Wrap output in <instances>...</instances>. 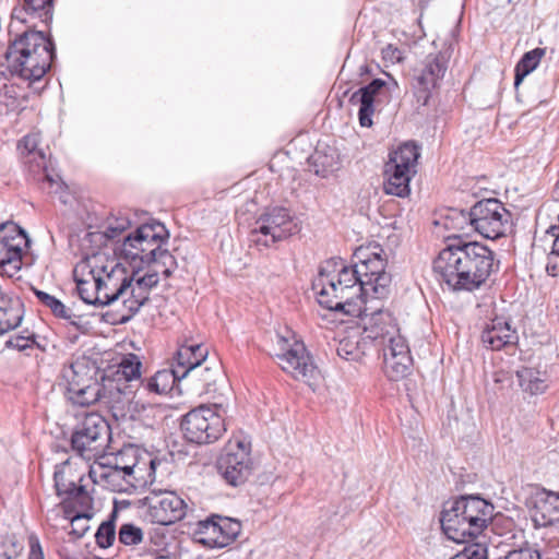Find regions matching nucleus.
Wrapping results in <instances>:
<instances>
[{
  "label": "nucleus",
  "mask_w": 559,
  "mask_h": 559,
  "mask_svg": "<svg viewBox=\"0 0 559 559\" xmlns=\"http://www.w3.org/2000/svg\"><path fill=\"white\" fill-rule=\"evenodd\" d=\"M53 15V0H17L11 13L10 34L26 29L10 40L5 51L8 71L24 81H39L50 69L55 57L53 41L44 32L36 31L38 22L49 24Z\"/></svg>",
  "instance_id": "nucleus-1"
},
{
  "label": "nucleus",
  "mask_w": 559,
  "mask_h": 559,
  "mask_svg": "<svg viewBox=\"0 0 559 559\" xmlns=\"http://www.w3.org/2000/svg\"><path fill=\"white\" fill-rule=\"evenodd\" d=\"M495 253L478 241L452 239L433 261L438 282L451 292L479 289L493 271Z\"/></svg>",
  "instance_id": "nucleus-2"
},
{
  "label": "nucleus",
  "mask_w": 559,
  "mask_h": 559,
  "mask_svg": "<svg viewBox=\"0 0 559 559\" xmlns=\"http://www.w3.org/2000/svg\"><path fill=\"white\" fill-rule=\"evenodd\" d=\"M168 238L169 233L162 223L143 224L128 233L122 242L115 247L114 253L134 267L155 262L160 266L164 277L168 278L178 266L176 258L163 248Z\"/></svg>",
  "instance_id": "nucleus-3"
},
{
  "label": "nucleus",
  "mask_w": 559,
  "mask_h": 559,
  "mask_svg": "<svg viewBox=\"0 0 559 559\" xmlns=\"http://www.w3.org/2000/svg\"><path fill=\"white\" fill-rule=\"evenodd\" d=\"M493 515V506L476 496L461 497L441 513V527L445 536L466 543L483 532Z\"/></svg>",
  "instance_id": "nucleus-4"
},
{
  "label": "nucleus",
  "mask_w": 559,
  "mask_h": 559,
  "mask_svg": "<svg viewBox=\"0 0 559 559\" xmlns=\"http://www.w3.org/2000/svg\"><path fill=\"white\" fill-rule=\"evenodd\" d=\"M312 288L320 306L328 310L340 311L348 316L362 312L364 300L357 278L343 265L337 273L332 274L322 269Z\"/></svg>",
  "instance_id": "nucleus-5"
},
{
  "label": "nucleus",
  "mask_w": 559,
  "mask_h": 559,
  "mask_svg": "<svg viewBox=\"0 0 559 559\" xmlns=\"http://www.w3.org/2000/svg\"><path fill=\"white\" fill-rule=\"evenodd\" d=\"M383 249L378 243L360 246L354 252V265L347 270L357 278L361 295L370 300H381L388 296L391 275L385 272Z\"/></svg>",
  "instance_id": "nucleus-6"
},
{
  "label": "nucleus",
  "mask_w": 559,
  "mask_h": 559,
  "mask_svg": "<svg viewBox=\"0 0 559 559\" xmlns=\"http://www.w3.org/2000/svg\"><path fill=\"white\" fill-rule=\"evenodd\" d=\"M299 230V222L288 209L274 206L257 218L250 231L249 240L259 250H263L276 242L286 240Z\"/></svg>",
  "instance_id": "nucleus-7"
},
{
  "label": "nucleus",
  "mask_w": 559,
  "mask_h": 559,
  "mask_svg": "<svg viewBox=\"0 0 559 559\" xmlns=\"http://www.w3.org/2000/svg\"><path fill=\"white\" fill-rule=\"evenodd\" d=\"M419 147L414 142H406L390 153L384 165L383 190L386 194L405 198L409 194L411 179L417 173Z\"/></svg>",
  "instance_id": "nucleus-8"
},
{
  "label": "nucleus",
  "mask_w": 559,
  "mask_h": 559,
  "mask_svg": "<svg viewBox=\"0 0 559 559\" xmlns=\"http://www.w3.org/2000/svg\"><path fill=\"white\" fill-rule=\"evenodd\" d=\"M61 378L67 384V397L76 406L87 407L105 397V386L84 361L63 366Z\"/></svg>",
  "instance_id": "nucleus-9"
},
{
  "label": "nucleus",
  "mask_w": 559,
  "mask_h": 559,
  "mask_svg": "<svg viewBox=\"0 0 559 559\" xmlns=\"http://www.w3.org/2000/svg\"><path fill=\"white\" fill-rule=\"evenodd\" d=\"M275 357L282 370L294 379L310 383L319 373L305 344L295 338L292 331L286 330L285 334H276Z\"/></svg>",
  "instance_id": "nucleus-10"
},
{
  "label": "nucleus",
  "mask_w": 559,
  "mask_h": 559,
  "mask_svg": "<svg viewBox=\"0 0 559 559\" xmlns=\"http://www.w3.org/2000/svg\"><path fill=\"white\" fill-rule=\"evenodd\" d=\"M222 406L201 405L187 413L181 421L185 438L197 444H209L217 441L226 431Z\"/></svg>",
  "instance_id": "nucleus-11"
},
{
  "label": "nucleus",
  "mask_w": 559,
  "mask_h": 559,
  "mask_svg": "<svg viewBox=\"0 0 559 559\" xmlns=\"http://www.w3.org/2000/svg\"><path fill=\"white\" fill-rule=\"evenodd\" d=\"M109 431V425L103 416L90 413L72 433V450L85 461L96 460L107 447Z\"/></svg>",
  "instance_id": "nucleus-12"
},
{
  "label": "nucleus",
  "mask_w": 559,
  "mask_h": 559,
  "mask_svg": "<svg viewBox=\"0 0 559 559\" xmlns=\"http://www.w3.org/2000/svg\"><path fill=\"white\" fill-rule=\"evenodd\" d=\"M251 442L247 438L230 439L217 462L223 478L231 486L242 485L252 473Z\"/></svg>",
  "instance_id": "nucleus-13"
},
{
  "label": "nucleus",
  "mask_w": 559,
  "mask_h": 559,
  "mask_svg": "<svg viewBox=\"0 0 559 559\" xmlns=\"http://www.w3.org/2000/svg\"><path fill=\"white\" fill-rule=\"evenodd\" d=\"M474 231L485 238L498 239L511 228V213L497 199H484L472 206Z\"/></svg>",
  "instance_id": "nucleus-14"
},
{
  "label": "nucleus",
  "mask_w": 559,
  "mask_h": 559,
  "mask_svg": "<svg viewBox=\"0 0 559 559\" xmlns=\"http://www.w3.org/2000/svg\"><path fill=\"white\" fill-rule=\"evenodd\" d=\"M26 233L16 224H0V273L14 276L22 267V257L28 247Z\"/></svg>",
  "instance_id": "nucleus-15"
},
{
  "label": "nucleus",
  "mask_w": 559,
  "mask_h": 559,
  "mask_svg": "<svg viewBox=\"0 0 559 559\" xmlns=\"http://www.w3.org/2000/svg\"><path fill=\"white\" fill-rule=\"evenodd\" d=\"M103 459L144 486L153 484L155 479V460L148 452L135 445L123 447L116 454Z\"/></svg>",
  "instance_id": "nucleus-16"
},
{
  "label": "nucleus",
  "mask_w": 559,
  "mask_h": 559,
  "mask_svg": "<svg viewBox=\"0 0 559 559\" xmlns=\"http://www.w3.org/2000/svg\"><path fill=\"white\" fill-rule=\"evenodd\" d=\"M239 521L221 515H212L199 521L193 531L194 539L209 548H223L231 544L240 534Z\"/></svg>",
  "instance_id": "nucleus-17"
},
{
  "label": "nucleus",
  "mask_w": 559,
  "mask_h": 559,
  "mask_svg": "<svg viewBox=\"0 0 559 559\" xmlns=\"http://www.w3.org/2000/svg\"><path fill=\"white\" fill-rule=\"evenodd\" d=\"M92 255H100L104 272H98L97 285H99L102 307L111 305L116 300L128 298L129 276L124 267L115 259H109L105 253L96 252Z\"/></svg>",
  "instance_id": "nucleus-18"
},
{
  "label": "nucleus",
  "mask_w": 559,
  "mask_h": 559,
  "mask_svg": "<svg viewBox=\"0 0 559 559\" xmlns=\"http://www.w3.org/2000/svg\"><path fill=\"white\" fill-rule=\"evenodd\" d=\"M369 300H364L362 312L355 317H359L362 321V335L367 342L377 341L384 347L385 344L391 343V338L402 335L392 313L377 306H368Z\"/></svg>",
  "instance_id": "nucleus-19"
},
{
  "label": "nucleus",
  "mask_w": 559,
  "mask_h": 559,
  "mask_svg": "<svg viewBox=\"0 0 559 559\" xmlns=\"http://www.w3.org/2000/svg\"><path fill=\"white\" fill-rule=\"evenodd\" d=\"M148 506V516L153 523L170 525L185 518L188 506L175 491L152 490L145 498Z\"/></svg>",
  "instance_id": "nucleus-20"
},
{
  "label": "nucleus",
  "mask_w": 559,
  "mask_h": 559,
  "mask_svg": "<svg viewBox=\"0 0 559 559\" xmlns=\"http://www.w3.org/2000/svg\"><path fill=\"white\" fill-rule=\"evenodd\" d=\"M526 506L535 528L559 530V491L537 488L527 499Z\"/></svg>",
  "instance_id": "nucleus-21"
},
{
  "label": "nucleus",
  "mask_w": 559,
  "mask_h": 559,
  "mask_svg": "<svg viewBox=\"0 0 559 559\" xmlns=\"http://www.w3.org/2000/svg\"><path fill=\"white\" fill-rule=\"evenodd\" d=\"M104 259L100 255H90L74 267V281L80 298L87 305L100 306L102 297L97 285L98 272H104L102 266Z\"/></svg>",
  "instance_id": "nucleus-22"
},
{
  "label": "nucleus",
  "mask_w": 559,
  "mask_h": 559,
  "mask_svg": "<svg viewBox=\"0 0 559 559\" xmlns=\"http://www.w3.org/2000/svg\"><path fill=\"white\" fill-rule=\"evenodd\" d=\"M159 273H162V269L155 262L147 265V271L143 274L140 269L132 272V275L129 276L128 298L123 299V305L130 312H138L148 301L151 290L159 282Z\"/></svg>",
  "instance_id": "nucleus-23"
},
{
  "label": "nucleus",
  "mask_w": 559,
  "mask_h": 559,
  "mask_svg": "<svg viewBox=\"0 0 559 559\" xmlns=\"http://www.w3.org/2000/svg\"><path fill=\"white\" fill-rule=\"evenodd\" d=\"M88 475L94 484L116 492L131 493L145 487L140 481L129 478L123 471H119L107 460L106 462H94L90 467Z\"/></svg>",
  "instance_id": "nucleus-24"
},
{
  "label": "nucleus",
  "mask_w": 559,
  "mask_h": 559,
  "mask_svg": "<svg viewBox=\"0 0 559 559\" xmlns=\"http://www.w3.org/2000/svg\"><path fill=\"white\" fill-rule=\"evenodd\" d=\"M383 350V370L386 377L392 381H399L405 378L413 365L409 347L403 336L391 338L382 348Z\"/></svg>",
  "instance_id": "nucleus-25"
},
{
  "label": "nucleus",
  "mask_w": 559,
  "mask_h": 559,
  "mask_svg": "<svg viewBox=\"0 0 559 559\" xmlns=\"http://www.w3.org/2000/svg\"><path fill=\"white\" fill-rule=\"evenodd\" d=\"M483 345L491 350H501L519 341L516 329L504 316H495L485 322L480 334Z\"/></svg>",
  "instance_id": "nucleus-26"
},
{
  "label": "nucleus",
  "mask_w": 559,
  "mask_h": 559,
  "mask_svg": "<svg viewBox=\"0 0 559 559\" xmlns=\"http://www.w3.org/2000/svg\"><path fill=\"white\" fill-rule=\"evenodd\" d=\"M39 141L38 133L27 134L19 142V150L23 155L26 154L25 164L28 165L29 170L34 175H43L45 181H47L51 187L53 185H59V175L53 174L48 168L50 158H47L43 150H38Z\"/></svg>",
  "instance_id": "nucleus-27"
},
{
  "label": "nucleus",
  "mask_w": 559,
  "mask_h": 559,
  "mask_svg": "<svg viewBox=\"0 0 559 559\" xmlns=\"http://www.w3.org/2000/svg\"><path fill=\"white\" fill-rule=\"evenodd\" d=\"M385 86L381 79L372 80L368 85L356 91L349 102L354 105L359 104L358 119L361 127L370 128L372 126V115L374 112V98Z\"/></svg>",
  "instance_id": "nucleus-28"
},
{
  "label": "nucleus",
  "mask_w": 559,
  "mask_h": 559,
  "mask_svg": "<svg viewBox=\"0 0 559 559\" xmlns=\"http://www.w3.org/2000/svg\"><path fill=\"white\" fill-rule=\"evenodd\" d=\"M69 467L70 463L69 460H67L58 464L55 468L53 479L58 495L67 493L72 499L73 504L79 503L83 508L92 509L93 499L90 497L84 486H76L73 480L66 479L67 469Z\"/></svg>",
  "instance_id": "nucleus-29"
},
{
  "label": "nucleus",
  "mask_w": 559,
  "mask_h": 559,
  "mask_svg": "<svg viewBox=\"0 0 559 559\" xmlns=\"http://www.w3.org/2000/svg\"><path fill=\"white\" fill-rule=\"evenodd\" d=\"M439 82L440 81L435 76L425 73V70L423 69H419L414 74L411 82V88L415 99L416 109L428 106L432 91L439 86Z\"/></svg>",
  "instance_id": "nucleus-30"
},
{
  "label": "nucleus",
  "mask_w": 559,
  "mask_h": 559,
  "mask_svg": "<svg viewBox=\"0 0 559 559\" xmlns=\"http://www.w3.org/2000/svg\"><path fill=\"white\" fill-rule=\"evenodd\" d=\"M521 389L530 395H538L548 389V378L545 372L534 368L523 367L516 371Z\"/></svg>",
  "instance_id": "nucleus-31"
},
{
  "label": "nucleus",
  "mask_w": 559,
  "mask_h": 559,
  "mask_svg": "<svg viewBox=\"0 0 559 559\" xmlns=\"http://www.w3.org/2000/svg\"><path fill=\"white\" fill-rule=\"evenodd\" d=\"M22 309L19 300H12L0 294V335L14 330L21 324Z\"/></svg>",
  "instance_id": "nucleus-32"
},
{
  "label": "nucleus",
  "mask_w": 559,
  "mask_h": 559,
  "mask_svg": "<svg viewBox=\"0 0 559 559\" xmlns=\"http://www.w3.org/2000/svg\"><path fill=\"white\" fill-rule=\"evenodd\" d=\"M183 378L180 376V370H176L174 367L170 370H159L153 377L147 379L145 382H141L144 391L155 394H166L171 391L176 381H180Z\"/></svg>",
  "instance_id": "nucleus-33"
},
{
  "label": "nucleus",
  "mask_w": 559,
  "mask_h": 559,
  "mask_svg": "<svg viewBox=\"0 0 559 559\" xmlns=\"http://www.w3.org/2000/svg\"><path fill=\"white\" fill-rule=\"evenodd\" d=\"M369 342L364 335L353 334L338 342L337 355L347 361H360L368 349Z\"/></svg>",
  "instance_id": "nucleus-34"
},
{
  "label": "nucleus",
  "mask_w": 559,
  "mask_h": 559,
  "mask_svg": "<svg viewBox=\"0 0 559 559\" xmlns=\"http://www.w3.org/2000/svg\"><path fill=\"white\" fill-rule=\"evenodd\" d=\"M472 207L469 211L450 209L448 214L443 217V226L449 231L460 233L468 235L473 229L472 223ZM457 239L456 235L453 234V239Z\"/></svg>",
  "instance_id": "nucleus-35"
},
{
  "label": "nucleus",
  "mask_w": 559,
  "mask_h": 559,
  "mask_svg": "<svg viewBox=\"0 0 559 559\" xmlns=\"http://www.w3.org/2000/svg\"><path fill=\"white\" fill-rule=\"evenodd\" d=\"M141 369L142 361L141 358L135 354H126L121 357L120 361L117 364L116 376L118 380H124L126 382H142L141 381Z\"/></svg>",
  "instance_id": "nucleus-36"
},
{
  "label": "nucleus",
  "mask_w": 559,
  "mask_h": 559,
  "mask_svg": "<svg viewBox=\"0 0 559 559\" xmlns=\"http://www.w3.org/2000/svg\"><path fill=\"white\" fill-rule=\"evenodd\" d=\"M544 55L545 50L542 48H535L524 53V56L515 66V87L520 85L526 75H528L537 68Z\"/></svg>",
  "instance_id": "nucleus-37"
},
{
  "label": "nucleus",
  "mask_w": 559,
  "mask_h": 559,
  "mask_svg": "<svg viewBox=\"0 0 559 559\" xmlns=\"http://www.w3.org/2000/svg\"><path fill=\"white\" fill-rule=\"evenodd\" d=\"M127 231L121 228L111 227V226H103V230L91 233V241L99 242L102 246L108 247L110 246L112 250L115 247L120 245L123 238L127 236Z\"/></svg>",
  "instance_id": "nucleus-38"
},
{
  "label": "nucleus",
  "mask_w": 559,
  "mask_h": 559,
  "mask_svg": "<svg viewBox=\"0 0 559 559\" xmlns=\"http://www.w3.org/2000/svg\"><path fill=\"white\" fill-rule=\"evenodd\" d=\"M448 61L445 52L430 53L425 58L420 69L441 81L448 69Z\"/></svg>",
  "instance_id": "nucleus-39"
},
{
  "label": "nucleus",
  "mask_w": 559,
  "mask_h": 559,
  "mask_svg": "<svg viewBox=\"0 0 559 559\" xmlns=\"http://www.w3.org/2000/svg\"><path fill=\"white\" fill-rule=\"evenodd\" d=\"M193 349L190 344L181 345L176 354L174 368L180 370L181 378H188L189 376H197L198 371H194L193 366Z\"/></svg>",
  "instance_id": "nucleus-40"
},
{
  "label": "nucleus",
  "mask_w": 559,
  "mask_h": 559,
  "mask_svg": "<svg viewBox=\"0 0 559 559\" xmlns=\"http://www.w3.org/2000/svg\"><path fill=\"white\" fill-rule=\"evenodd\" d=\"M34 293L38 300L49 308L51 312L61 319H70L71 318V310L67 308L59 299H57L55 296H51L43 290L34 289Z\"/></svg>",
  "instance_id": "nucleus-41"
},
{
  "label": "nucleus",
  "mask_w": 559,
  "mask_h": 559,
  "mask_svg": "<svg viewBox=\"0 0 559 559\" xmlns=\"http://www.w3.org/2000/svg\"><path fill=\"white\" fill-rule=\"evenodd\" d=\"M23 548L14 534L0 536V559H16L22 554Z\"/></svg>",
  "instance_id": "nucleus-42"
},
{
  "label": "nucleus",
  "mask_w": 559,
  "mask_h": 559,
  "mask_svg": "<svg viewBox=\"0 0 559 559\" xmlns=\"http://www.w3.org/2000/svg\"><path fill=\"white\" fill-rule=\"evenodd\" d=\"M143 540V531L131 523L122 524L119 528V542L126 546L138 545Z\"/></svg>",
  "instance_id": "nucleus-43"
},
{
  "label": "nucleus",
  "mask_w": 559,
  "mask_h": 559,
  "mask_svg": "<svg viewBox=\"0 0 559 559\" xmlns=\"http://www.w3.org/2000/svg\"><path fill=\"white\" fill-rule=\"evenodd\" d=\"M116 537V530H115V523L112 520L103 522L96 534V543L102 548H107L112 545Z\"/></svg>",
  "instance_id": "nucleus-44"
},
{
  "label": "nucleus",
  "mask_w": 559,
  "mask_h": 559,
  "mask_svg": "<svg viewBox=\"0 0 559 559\" xmlns=\"http://www.w3.org/2000/svg\"><path fill=\"white\" fill-rule=\"evenodd\" d=\"M37 346L38 348H40L41 350H44L43 347L39 346V344H37L35 342V336L34 334L32 335H28V336H24V335H14V336H11L7 342H5V347L7 348H15L20 352H24V350H27V349H32L34 346Z\"/></svg>",
  "instance_id": "nucleus-45"
},
{
  "label": "nucleus",
  "mask_w": 559,
  "mask_h": 559,
  "mask_svg": "<svg viewBox=\"0 0 559 559\" xmlns=\"http://www.w3.org/2000/svg\"><path fill=\"white\" fill-rule=\"evenodd\" d=\"M451 559H487V548L481 544H473Z\"/></svg>",
  "instance_id": "nucleus-46"
},
{
  "label": "nucleus",
  "mask_w": 559,
  "mask_h": 559,
  "mask_svg": "<svg viewBox=\"0 0 559 559\" xmlns=\"http://www.w3.org/2000/svg\"><path fill=\"white\" fill-rule=\"evenodd\" d=\"M104 225L121 228L122 230L128 231L132 226V221L128 213L119 211L118 213L108 216Z\"/></svg>",
  "instance_id": "nucleus-47"
},
{
  "label": "nucleus",
  "mask_w": 559,
  "mask_h": 559,
  "mask_svg": "<svg viewBox=\"0 0 559 559\" xmlns=\"http://www.w3.org/2000/svg\"><path fill=\"white\" fill-rule=\"evenodd\" d=\"M197 371V376H189L188 378L201 381L204 389H207L211 385L215 384L216 376H218L219 372L217 368L213 370L210 367H198Z\"/></svg>",
  "instance_id": "nucleus-48"
},
{
  "label": "nucleus",
  "mask_w": 559,
  "mask_h": 559,
  "mask_svg": "<svg viewBox=\"0 0 559 559\" xmlns=\"http://www.w3.org/2000/svg\"><path fill=\"white\" fill-rule=\"evenodd\" d=\"M92 518V514H87L85 512H78L76 514L70 516L72 531L76 537H82L84 533L87 531L88 526L86 525L87 520Z\"/></svg>",
  "instance_id": "nucleus-49"
},
{
  "label": "nucleus",
  "mask_w": 559,
  "mask_h": 559,
  "mask_svg": "<svg viewBox=\"0 0 559 559\" xmlns=\"http://www.w3.org/2000/svg\"><path fill=\"white\" fill-rule=\"evenodd\" d=\"M502 559H540V554L536 549L520 548L509 551Z\"/></svg>",
  "instance_id": "nucleus-50"
},
{
  "label": "nucleus",
  "mask_w": 559,
  "mask_h": 559,
  "mask_svg": "<svg viewBox=\"0 0 559 559\" xmlns=\"http://www.w3.org/2000/svg\"><path fill=\"white\" fill-rule=\"evenodd\" d=\"M382 58L393 64L404 60L403 51L393 45H388L382 49Z\"/></svg>",
  "instance_id": "nucleus-51"
},
{
  "label": "nucleus",
  "mask_w": 559,
  "mask_h": 559,
  "mask_svg": "<svg viewBox=\"0 0 559 559\" xmlns=\"http://www.w3.org/2000/svg\"><path fill=\"white\" fill-rule=\"evenodd\" d=\"M28 559H45L39 538L37 537L36 534H31L28 536Z\"/></svg>",
  "instance_id": "nucleus-52"
},
{
  "label": "nucleus",
  "mask_w": 559,
  "mask_h": 559,
  "mask_svg": "<svg viewBox=\"0 0 559 559\" xmlns=\"http://www.w3.org/2000/svg\"><path fill=\"white\" fill-rule=\"evenodd\" d=\"M190 347L193 349V366L194 371H197L198 367H201V364L205 360L207 356V348L201 344H190Z\"/></svg>",
  "instance_id": "nucleus-53"
},
{
  "label": "nucleus",
  "mask_w": 559,
  "mask_h": 559,
  "mask_svg": "<svg viewBox=\"0 0 559 559\" xmlns=\"http://www.w3.org/2000/svg\"><path fill=\"white\" fill-rule=\"evenodd\" d=\"M314 163L318 165H322L323 167H325L323 170H322V176L325 177L328 175V173H331V171H334L335 169H337V163L334 162L333 159L331 162H328V157L326 156H323L321 155L320 152H317L316 155H314Z\"/></svg>",
  "instance_id": "nucleus-54"
},
{
  "label": "nucleus",
  "mask_w": 559,
  "mask_h": 559,
  "mask_svg": "<svg viewBox=\"0 0 559 559\" xmlns=\"http://www.w3.org/2000/svg\"><path fill=\"white\" fill-rule=\"evenodd\" d=\"M3 91V93L0 92V103H4L5 106H13L16 100V97L12 95L14 93V90H10L7 85H4Z\"/></svg>",
  "instance_id": "nucleus-55"
},
{
  "label": "nucleus",
  "mask_w": 559,
  "mask_h": 559,
  "mask_svg": "<svg viewBox=\"0 0 559 559\" xmlns=\"http://www.w3.org/2000/svg\"><path fill=\"white\" fill-rule=\"evenodd\" d=\"M147 555L152 558V559H158L159 557L157 556L156 554V549L154 548H148L147 549Z\"/></svg>",
  "instance_id": "nucleus-56"
},
{
  "label": "nucleus",
  "mask_w": 559,
  "mask_h": 559,
  "mask_svg": "<svg viewBox=\"0 0 559 559\" xmlns=\"http://www.w3.org/2000/svg\"><path fill=\"white\" fill-rule=\"evenodd\" d=\"M555 559H559V554L556 555V558Z\"/></svg>",
  "instance_id": "nucleus-57"
}]
</instances>
